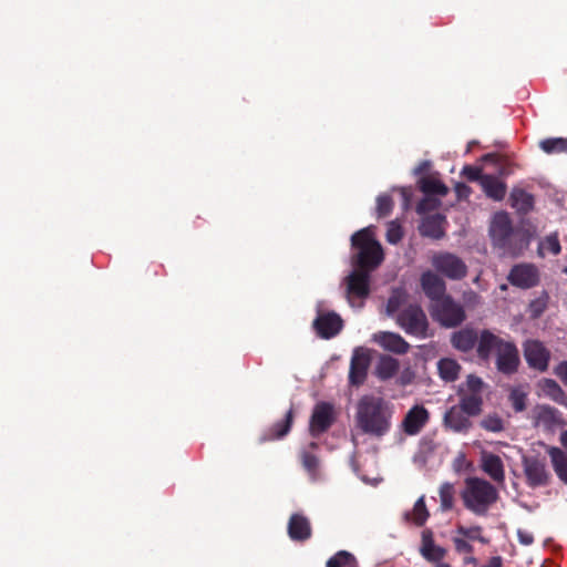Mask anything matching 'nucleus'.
Masks as SVG:
<instances>
[{"label":"nucleus","instance_id":"25","mask_svg":"<svg viewBox=\"0 0 567 567\" xmlns=\"http://www.w3.org/2000/svg\"><path fill=\"white\" fill-rule=\"evenodd\" d=\"M481 186L485 195L496 202L503 200L507 192L506 184L494 175H484Z\"/></svg>","mask_w":567,"mask_h":567},{"label":"nucleus","instance_id":"54","mask_svg":"<svg viewBox=\"0 0 567 567\" xmlns=\"http://www.w3.org/2000/svg\"><path fill=\"white\" fill-rule=\"evenodd\" d=\"M464 535L467 536L470 540L477 539V540H480L481 543H484V544L488 543V539L483 537V536H481L480 534H464Z\"/></svg>","mask_w":567,"mask_h":567},{"label":"nucleus","instance_id":"32","mask_svg":"<svg viewBox=\"0 0 567 567\" xmlns=\"http://www.w3.org/2000/svg\"><path fill=\"white\" fill-rule=\"evenodd\" d=\"M548 454L557 476L567 484V456L558 447H549Z\"/></svg>","mask_w":567,"mask_h":567},{"label":"nucleus","instance_id":"38","mask_svg":"<svg viewBox=\"0 0 567 567\" xmlns=\"http://www.w3.org/2000/svg\"><path fill=\"white\" fill-rule=\"evenodd\" d=\"M542 390L551 400L555 402H563L565 399V393L560 385L553 379H544L540 383Z\"/></svg>","mask_w":567,"mask_h":567},{"label":"nucleus","instance_id":"8","mask_svg":"<svg viewBox=\"0 0 567 567\" xmlns=\"http://www.w3.org/2000/svg\"><path fill=\"white\" fill-rule=\"evenodd\" d=\"M431 264L433 268L444 277L451 280H462L467 275L465 261L449 251H440L432 256Z\"/></svg>","mask_w":567,"mask_h":567},{"label":"nucleus","instance_id":"61","mask_svg":"<svg viewBox=\"0 0 567 567\" xmlns=\"http://www.w3.org/2000/svg\"><path fill=\"white\" fill-rule=\"evenodd\" d=\"M318 446H319V445H318V443H316V442H311V443L309 444V447H310L311 450H317V449H318Z\"/></svg>","mask_w":567,"mask_h":567},{"label":"nucleus","instance_id":"59","mask_svg":"<svg viewBox=\"0 0 567 567\" xmlns=\"http://www.w3.org/2000/svg\"><path fill=\"white\" fill-rule=\"evenodd\" d=\"M434 567H451L450 564L443 561V560H439V561H434Z\"/></svg>","mask_w":567,"mask_h":567},{"label":"nucleus","instance_id":"47","mask_svg":"<svg viewBox=\"0 0 567 567\" xmlns=\"http://www.w3.org/2000/svg\"><path fill=\"white\" fill-rule=\"evenodd\" d=\"M483 384L484 383L480 377L470 374L465 382L466 393H480L482 395Z\"/></svg>","mask_w":567,"mask_h":567},{"label":"nucleus","instance_id":"12","mask_svg":"<svg viewBox=\"0 0 567 567\" xmlns=\"http://www.w3.org/2000/svg\"><path fill=\"white\" fill-rule=\"evenodd\" d=\"M524 358L529 368L539 372L548 369L550 351L539 340H527L523 344Z\"/></svg>","mask_w":567,"mask_h":567},{"label":"nucleus","instance_id":"16","mask_svg":"<svg viewBox=\"0 0 567 567\" xmlns=\"http://www.w3.org/2000/svg\"><path fill=\"white\" fill-rule=\"evenodd\" d=\"M370 365V357L362 350H354L349 371V383L353 386L362 385L368 375V369Z\"/></svg>","mask_w":567,"mask_h":567},{"label":"nucleus","instance_id":"20","mask_svg":"<svg viewBox=\"0 0 567 567\" xmlns=\"http://www.w3.org/2000/svg\"><path fill=\"white\" fill-rule=\"evenodd\" d=\"M444 425L453 432L466 433L471 429L472 422L461 408L453 405L444 414Z\"/></svg>","mask_w":567,"mask_h":567},{"label":"nucleus","instance_id":"18","mask_svg":"<svg viewBox=\"0 0 567 567\" xmlns=\"http://www.w3.org/2000/svg\"><path fill=\"white\" fill-rule=\"evenodd\" d=\"M430 419L429 411L423 405L412 406L402 421V430L408 435H416Z\"/></svg>","mask_w":567,"mask_h":567},{"label":"nucleus","instance_id":"1","mask_svg":"<svg viewBox=\"0 0 567 567\" xmlns=\"http://www.w3.org/2000/svg\"><path fill=\"white\" fill-rule=\"evenodd\" d=\"M354 417L363 434L380 439L391 430L393 406L381 396L365 394L357 403Z\"/></svg>","mask_w":567,"mask_h":567},{"label":"nucleus","instance_id":"44","mask_svg":"<svg viewBox=\"0 0 567 567\" xmlns=\"http://www.w3.org/2000/svg\"><path fill=\"white\" fill-rule=\"evenodd\" d=\"M481 426L486 431H489L493 433H498L504 430V422H503L502 417L498 416L497 414H489V415H486L481 421Z\"/></svg>","mask_w":567,"mask_h":567},{"label":"nucleus","instance_id":"22","mask_svg":"<svg viewBox=\"0 0 567 567\" xmlns=\"http://www.w3.org/2000/svg\"><path fill=\"white\" fill-rule=\"evenodd\" d=\"M480 334L476 330L470 327L463 328L452 333L451 343L452 346L462 352H468L478 347Z\"/></svg>","mask_w":567,"mask_h":567},{"label":"nucleus","instance_id":"57","mask_svg":"<svg viewBox=\"0 0 567 567\" xmlns=\"http://www.w3.org/2000/svg\"><path fill=\"white\" fill-rule=\"evenodd\" d=\"M429 164L427 162H424L422 163L416 169H415V173L416 174H421L422 172H424L426 168H427Z\"/></svg>","mask_w":567,"mask_h":567},{"label":"nucleus","instance_id":"11","mask_svg":"<svg viewBox=\"0 0 567 567\" xmlns=\"http://www.w3.org/2000/svg\"><path fill=\"white\" fill-rule=\"evenodd\" d=\"M532 419L536 427L547 433H555L565 425L561 412L550 405H536Z\"/></svg>","mask_w":567,"mask_h":567},{"label":"nucleus","instance_id":"2","mask_svg":"<svg viewBox=\"0 0 567 567\" xmlns=\"http://www.w3.org/2000/svg\"><path fill=\"white\" fill-rule=\"evenodd\" d=\"M495 354V365L504 375H513L518 372L520 365L519 351L513 341L505 340L494 334L488 329L480 333L477 357L487 361Z\"/></svg>","mask_w":567,"mask_h":567},{"label":"nucleus","instance_id":"63","mask_svg":"<svg viewBox=\"0 0 567 567\" xmlns=\"http://www.w3.org/2000/svg\"><path fill=\"white\" fill-rule=\"evenodd\" d=\"M563 271H564V274L567 275V267H565Z\"/></svg>","mask_w":567,"mask_h":567},{"label":"nucleus","instance_id":"9","mask_svg":"<svg viewBox=\"0 0 567 567\" xmlns=\"http://www.w3.org/2000/svg\"><path fill=\"white\" fill-rule=\"evenodd\" d=\"M523 468L526 482L530 487L546 486L550 480V473L546 467V458L537 455L523 456Z\"/></svg>","mask_w":567,"mask_h":567},{"label":"nucleus","instance_id":"36","mask_svg":"<svg viewBox=\"0 0 567 567\" xmlns=\"http://www.w3.org/2000/svg\"><path fill=\"white\" fill-rule=\"evenodd\" d=\"M326 567H357V559L351 553L339 550L327 560Z\"/></svg>","mask_w":567,"mask_h":567},{"label":"nucleus","instance_id":"55","mask_svg":"<svg viewBox=\"0 0 567 567\" xmlns=\"http://www.w3.org/2000/svg\"><path fill=\"white\" fill-rule=\"evenodd\" d=\"M293 540L303 542L310 537L311 534H289Z\"/></svg>","mask_w":567,"mask_h":567},{"label":"nucleus","instance_id":"13","mask_svg":"<svg viewBox=\"0 0 567 567\" xmlns=\"http://www.w3.org/2000/svg\"><path fill=\"white\" fill-rule=\"evenodd\" d=\"M334 422L333 405L328 402H319L315 405L309 433L312 437H319L327 432Z\"/></svg>","mask_w":567,"mask_h":567},{"label":"nucleus","instance_id":"40","mask_svg":"<svg viewBox=\"0 0 567 567\" xmlns=\"http://www.w3.org/2000/svg\"><path fill=\"white\" fill-rule=\"evenodd\" d=\"M544 250H547L555 256L560 254L561 246H560L557 234H550V235L546 236L543 241H540V244L538 246V255L543 257Z\"/></svg>","mask_w":567,"mask_h":567},{"label":"nucleus","instance_id":"46","mask_svg":"<svg viewBox=\"0 0 567 567\" xmlns=\"http://www.w3.org/2000/svg\"><path fill=\"white\" fill-rule=\"evenodd\" d=\"M462 175L466 177L470 182H480L481 184L482 178L485 174H482L481 167L466 165L462 169Z\"/></svg>","mask_w":567,"mask_h":567},{"label":"nucleus","instance_id":"10","mask_svg":"<svg viewBox=\"0 0 567 567\" xmlns=\"http://www.w3.org/2000/svg\"><path fill=\"white\" fill-rule=\"evenodd\" d=\"M507 280L512 286L520 289L534 288L540 281L539 269L530 262L514 265L507 275Z\"/></svg>","mask_w":567,"mask_h":567},{"label":"nucleus","instance_id":"37","mask_svg":"<svg viewBox=\"0 0 567 567\" xmlns=\"http://www.w3.org/2000/svg\"><path fill=\"white\" fill-rule=\"evenodd\" d=\"M440 495V509L442 512H449L453 508L455 489L453 484L443 483L439 489Z\"/></svg>","mask_w":567,"mask_h":567},{"label":"nucleus","instance_id":"24","mask_svg":"<svg viewBox=\"0 0 567 567\" xmlns=\"http://www.w3.org/2000/svg\"><path fill=\"white\" fill-rule=\"evenodd\" d=\"M460 403L458 408L466 413L467 416H477L482 412L483 398L480 393H465L463 388L458 390Z\"/></svg>","mask_w":567,"mask_h":567},{"label":"nucleus","instance_id":"41","mask_svg":"<svg viewBox=\"0 0 567 567\" xmlns=\"http://www.w3.org/2000/svg\"><path fill=\"white\" fill-rule=\"evenodd\" d=\"M287 532H311V524L305 515L296 513L289 519Z\"/></svg>","mask_w":567,"mask_h":567},{"label":"nucleus","instance_id":"50","mask_svg":"<svg viewBox=\"0 0 567 567\" xmlns=\"http://www.w3.org/2000/svg\"><path fill=\"white\" fill-rule=\"evenodd\" d=\"M432 208H433V206L431 205V200L427 198H424L417 204L416 210H417V213L422 214V213H426V212L431 210Z\"/></svg>","mask_w":567,"mask_h":567},{"label":"nucleus","instance_id":"14","mask_svg":"<svg viewBox=\"0 0 567 567\" xmlns=\"http://www.w3.org/2000/svg\"><path fill=\"white\" fill-rule=\"evenodd\" d=\"M370 271L363 269L353 270L347 278V298L351 305L353 299H364L370 295Z\"/></svg>","mask_w":567,"mask_h":567},{"label":"nucleus","instance_id":"56","mask_svg":"<svg viewBox=\"0 0 567 567\" xmlns=\"http://www.w3.org/2000/svg\"><path fill=\"white\" fill-rule=\"evenodd\" d=\"M463 563L465 565H476L477 563V559L474 557V556H465L464 559H463Z\"/></svg>","mask_w":567,"mask_h":567},{"label":"nucleus","instance_id":"29","mask_svg":"<svg viewBox=\"0 0 567 567\" xmlns=\"http://www.w3.org/2000/svg\"><path fill=\"white\" fill-rule=\"evenodd\" d=\"M511 206L519 214H527L534 208V197L522 188H513L509 195Z\"/></svg>","mask_w":567,"mask_h":567},{"label":"nucleus","instance_id":"34","mask_svg":"<svg viewBox=\"0 0 567 567\" xmlns=\"http://www.w3.org/2000/svg\"><path fill=\"white\" fill-rule=\"evenodd\" d=\"M420 189L425 195L445 196L449 193V188L445 184L431 177H423L420 179Z\"/></svg>","mask_w":567,"mask_h":567},{"label":"nucleus","instance_id":"19","mask_svg":"<svg viewBox=\"0 0 567 567\" xmlns=\"http://www.w3.org/2000/svg\"><path fill=\"white\" fill-rule=\"evenodd\" d=\"M421 287L425 296L433 301V303L447 296L445 281L435 272L427 270L422 274Z\"/></svg>","mask_w":567,"mask_h":567},{"label":"nucleus","instance_id":"48","mask_svg":"<svg viewBox=\"0 0 567 567\" xmlns=\"http://www.w3.org/2000/svg\"><path fill=\"white\" fill-rule=\"evenodd\" d=\"M455 549L460 554H471L473 551V546L468 540L456 537L454 538Z\"/></svg>","mask_w":567,"mask_h":567},{"label":"nucleus","instance_id":"45","mask_svg":"<svg viewBox=\"0 0 567 567\" xmlns=\"http://www.w3.org/2000/svg\"><path fill=\"white\" fill-rule=\"evenodd\" d=\"M403 237V230L400 224L391 221L388 225L386 240L390 244H398Z\"/></svg>","mask_w":567,"mask_h":567},{"label":"nucleus","instance_id":"42","mask_svg":"<svg viewBox=\"0 0 567 567\" xmlns=\"http://www.w3.org/2000/svg\"><path fill=\"white\" fill-rule=\"evenodd\" d=\"M404 293L400 290H394L386 302V313L391 317L396 316L402 309L404 302Z\"/></svg>","mask_w":567,"mask_h":567},{"label":"nucleus","instance_id":"28","mask_svg":"<svg viewBox=\"0 0 567 567\" xmlns=\"http://www.w3.org/2000/svg\"><path fill=\"white\" fill-rule=\"evenodd\" d=\"M400 369L399 360L388 355H380L375 365V375L381 381H386L393 378Z\"/></svg>","mask_w":567,"mask_h":567},{"label":"nucleus","instance_id":"5","mask_svg":"<svg viewBox=\"0 0 567 567\" xmlns=\"http://www.w3.org/2000/svg\"><path fill=\"white\" fill-rule=\"evenodd\" d=\"M430 312L433 320L445 328L458 327L466 320L464 307L450 295L432 303Z\"/></svg>","mask_w":567,"mask_h":567},{"label":"nucleus","instance_id":"4","mask_svg":"<svg viewBox=\"0 0 567 567\" xmlns=\"http://www.w3.org/2000/svg\"><path fill=\"white\" fill-rule=\"evenodd\" d=\"M498 497L496 488L487 481L473 477L466 482L463 499L467 508L476 514H485Z\"/></svg>","mask_w":567,"mask_h":567},{"label":"nucleus","instance_id":"17","mask_svg":"<svg viewBox=\"0 0 567 567\" xmlns=\"http://www.w3.org/2000/svg\"><path fill=\"white\" fill-rule=\"evenodd\" d=\"M372 340L383 350L395 353L405 354L411 346L399 333L390 331H379L373 334Z\"/></svg>","mask_w":567,"mask_h":567},{"label":"nucleus","instance_id":"21","mask_svg":"<svg viewBox=\"0 0 567 567\" xmlns=\"http://www.w3.org/2000/svg\"><path fill=\"white\" fill-rule=\"evenodd\" d=\"M293 423V410L290 409L285 417L276 423H274L269 429H267L261 436L259 437V443H265L269 441L280 440L285 437L291 430Z\"/></svg>","mask_w":567,"mask_h":567},{"label":"nucleus","instance_id":"23","mask_svg":"<svg viewBox=\"0 0 567 567\" xmlns=\"http://www.w3.org/2000/svg\"><path fill=\"white\" fill-rule=\"evenodd\" d=\"M419 551L429 563L443 560L447 554V550L444 547L434 542L433 534H422Z\"/></svg>","mask_w":567,"mask_h":567},{"label":"nucleus","instance_id":"52","mask_svg":"<svg viewBox=\"0 0 567 567\" xmlns=\"http://www.w3.org/2000/svg\"><path fill=\"white\" fill-rule=\"evenodd\" d=\"M400 194H401L402 199H403V205L405 207H408L409 204H410V200H411V196H412L411 189L406 188V187H402V188H400Z\"/></svg>","mask_w":567,"mask_h":567},{"label":"nucleus","instance_id":"62","mask_svg":"<svg viewBox=\"0 0 567 567\" xmlns=\"http://www.w3.org/2000/svg\"><path fill=\"white\" fill-rule=\"evenodd\" d=\"M462 188H463V189H467L466 185H462V184H461V185H458V186H457V190H458V193H461V189H462Z\"/></svg>","mask_w":567,"mask_h":567},{"label":"nucleus","instance_id":"30","mask_svg":"<svg viewBox=\"0 0 567 567\" xmlns=\"http://www.w3.org/2000/svg\"><path fill=\"white\" fill-rule=\"evenodd\" d=\"M443 219L440 216H431L425 218L420 226V234L432 239H441L445 231L442 226Z\"/></svg>","mask_w":567,"mask_h":567},{"label":"nucleus","instance_id":"35","mask_svg":"<svg viewBox=\"0 0 567 567\" xmlns=\"http://www.w3.org/2000/svg\"><path fill=\"white\" fill-rule=\"evenodd\" d=\"M539 147L546 154L567 153V137H550L539 142Z\"/></svg>","mask_w":567,"mask_h":567},{"label":"nucleus","instance_id":"7","mask_svg":"<svg viewBox=\"0 0 567 567\" xmlns=\"http://www.w3.org/2000/svg\"><path fill=\"white\" fill-rule=\"evenodd\" d=\"M489 233L495 246L498 248L512 255H517L522 250V247L517 249L513 246V241L519 236V233L514 229L512 220L506 213H497L494 216Z\"/></svg>","mask_w":567,"mask_h":567},{"label":"nucleus","instance_id":"33","mask_svg":"<svg viewBox=\"0 0 567 567\" xmlns=\"http://www.w3.org/2000/svg\"><path fill=\"white\" fill-rule=\"evenodd\" d=\"M299 458L303 470L308 473L311 480L319 477L320 460L312 452L303 449L299 453Z\"/></svg>","mask_w":567,"mask_h":567},{"label":"nucleus","instance_id":"58","mask_svg":"<svg viewBox=\"0 0 567 567\" xmlns=\"http://www.w3.org/2000/svg\"><path fill=\"white\" fill-rule=\"evenodd\" d=\"M560 442H561L563 446L567 449V430L561 433Z\"/></svg>","mask_w":567,"mask_h":567},{"label":"nucleus","instance_id":"49","mask_svg":"<svg viewBox=\"0 0 567 567\" xmlns=\"http://www.w3.org/2000/svg\"><path fill=\"white\" fill-rule=\"evenodd\" d=\"M554 373L556 374L559 380L567 385V361L559 362L555 369Z\"/></svg>","mask_w":567,"mask_h":567},{"label":"nucleus","instance_id":"27","mask_svg":"<svg viewBox=\"0 0 567 567\" xmlns=\"http://www.w3.org/2000/svg\"><path fill=\"white\" fill-rule=\"evenodd\" d=\"M427 518L429 511L425 505V497L423 495L420 498H417L411 511H406L403 514L404 522L415 527H422Z\"/></svg>","mask_w":567,"mask_h":567},{"label":"nucleus","instance_id":"39","mask_svg":"<svg viewBox=\"0 0 567 567\" xmlns=\"http://www.w3.org/2000/svg\"><path fill=\"white\" fill-rule=\"evenodd\" d=\"M508 401L515 412H523L527 406V393L520 388H513L509 392Z\"/></svg>","mask_w":567,"mask_h":567},{"label":"nucleus","instance_id":"51","mask_svg":"<svg viewBox=\"0 0 567 567\" xmlns=\"http://www.w3.org/2000/svg\"><path fill=\"white\" fill-rule=\"evenodd\" d=\"M482 567H503V558L501 556H493Z\"/></svg>","mask_w":567,"mask_h":567},{"label":"nucleus","instance_id":"43","mask_svg":"<svg viewBox=\"0 0 567 567\" xmlns=\"http://www.w3.org/2000/svg\"><path fill=\"white\" fill-rule=\"evenodd\" d=\"M394 203L390 195L382 194L377 198V215L379 218L386 217L391 214Z\"/></svg>","mask_w":567,"mask_h":567},{"label":"nucleus","instance_id":"15","mask_svg":"<svg viewBox=\"0 0 567 567\" xmlns=\"http://www.w3.org/2000/svg\"><path fill=\"white\" fill-rule=\"evenodd\" d=\"M317 334L322 339L336 337L343 328L341 317L336 312H322L317 316L312 323Z\"/></svg>","mask_w":567,"mask_h":567},{"label":"nucleus","instance_id":"60","mask_svg":"<svg viewBox=\"0 0 567 567\" xmlns=\"http://www.w3.org/2000/svg\"><path fill=\"white\" fill-rule=\"evenodd\" d=\"M457 532H460V533H463V532H480V528L476 527V528L465 529L464 527H458Z\"/></svg>","mask_w":567,"mask_h":567},{"label":"nucleus","instance_id":"6","mask_svg":"<svg viewBox=\"0 0 567 567\" xmlns=\"http://www.w3.org/2000/svg\"><path fill=\"white\" fill-rule=\"evenodd\" d=\"M396 324L409 336L424 339L427 337L429 320L417 303H410L395 316Z\"/></svg>","mask_w":567,"mask_h":567},{"label":"nucleus","instance_id":"3","mask_svg":"<svg viewBox=\"0 0 567 567\" xmlns=\"http://www.w3.org/2000/svg\"><path fill=\"white\" fill-rule=\"evenodd\" d=\"M351 244L353 248L358 249V254L353 257V264L359 269L372 271L382 264L384 259L383 249L374 238L370 227L354 233L351 237Z\"/></svg>","mask_w":567,"mask_h":567},{"label":"nucleus","instance_id":"53","mask_svg":"<svg viewBox=\"0 0 567 567\" xmlns=\"http://www.w3.org/2000/svg\"><path fill=\"white\" fill-rule=\"evenodd\" d=\"M519 542L523 545H530L534 542L533 534H518Z\"/></svg>","mask_w":567,"mask_h":567},{"label":"nucleus","instance_id":"26","mask_svg":"<svg viewBox=\"0 0 567 567\" xmlns=\"http://www.w3.org/2000/svg\"><path fill=\"white\" fill-rule=\"evenodd\" d=\"M482 468L496 483L504 482V465L498 455L492 453L483 455Z\"/></svg>","mask_w":567,"mask_h":567},{"label":"nucleus","instance_id":"31","mask_svg":"<svg viewBox=\"0 0 567 567\" xmlns=\"http://www.w3.org/2000/svg\"><path fill=\"white\" fill-rule=\"evenodd\" d=\"M440 378L445 382H453L458 378L461 365L454 359L444 358L437 362Z\"/></svg>","mask_w":567,"mask_h":567}]
</instances>
